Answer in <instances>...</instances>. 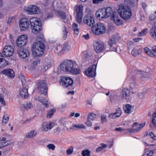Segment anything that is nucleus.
<instances>
[{
    "mask_svg": "<svg viewBox=\"0 0 156 156\" xmlns=\"http://www.w3.org/2000/svg\"><path fill=\"white\" fill-rule=\"evenodd\" d=\"M66 72L77 75L80 73L81 70L76 62L66 59L60 64L57 70V73L59 74Z\"/></svg>",
    "mask_w": 156,
    "mask_h": 156,
    "instance_id": "1",
    "label": "nucleus"
},
{
    "mask_svg": "<svg viewBox=\"0 0 156 156\" xmlns=\"http://www.w3.org/2000/svg\"><path fill=\"white\" fill-rule=\"evenodd\" d=\"M96 16L99 19H107L110 17L111 21L117 24V13L110 7H108L105 9H98L96 12Z\"/></svg>",
    "mask_w": 156,
    "mask_h": 156,
    "instance_id": "2",
    "label": "nucleus"
},
{
    "mask_svg": "<svg viewBox=\"0 0 156 156\" xmlns=\"http://www.w3.org/2000/svg\"><path fill=\"white\" fill-rule=\"evenodd\" d=\"M45 45L41 41L35 42L32 45V54L34 57H40L44 54Z\"/></svg>",
    "mask_w": 156,
    "mask_h": 156,
    "instance_id": "3",
    "label": "nucleus"
},
{
    "mask_svg": "<svg viewBox=\"0 0 156 156\" xmlns=\"http://www.w3.org/2000/svg\"><path fill=\"white\" fill-rule=\"evenodd\" d=\"M118 12L121 17L125 20H128L132 16L131 10L128 6H124L120 5L119 6Z\"/></svg>",
    "mask_w": 156,
    "mask_h": 156,
    "instance_id": "4",
    "label": "nucleus"
},
{
    "mask_svg": "<svg viewBox=\"0 0 156 156\" xmlns=\"http://www.w3.org/2000/svg\"><path fill=\"white\" fill-rule=\"evenodd\" d=\"M30 22L32 32L35 34L39 32L41 28V24L39 19L33 17L30 19Z\"/></svg>",
    "mask_w": 156,
    "mask_h": 156,
    "instance_id": "5",
    "label": "nucleus"
},
{
    "mask_svg": "<svg viewBox=\"0 0 156 156\" xmlns=\"http://www.w3.org/2000/svg\"><path fill=\"white\" fill-rule=\"evenodd\" d=\"M93 33L97 35H99L105 33L106 31V27L103 23H98L96 25L91 28Z\"/></svg>",
    "mask_w": 156,
    "mask_h": 156,
    "instance_id": "6",
    "label": "nucleus"
},
{
    "mask_svg": "<svg viewBox=\"0 0 156 156\" xmlns=\"http://www.w3.org/2000/svg\"><path fill=\"white\" fill-rule=\"evenodd\" d=\"M73 83V80L71 78L67 76H61V80L59 81L60 85L65 87L71 86Z\"/></svg>",
    "mask_w": 156,
    "mask_h": 156,
    "instance_id": "7",
    "label": "nucleus"
},
{
    "mask_svg": "<svg viewBox=\"0 0 156 156\" xmlns=\"http://www.w3.org/2000/svg\"><path fill=\"white\" fill-rule=\"evenodd\" d=\"M25 9L30 15L38 14L41 12V10L39 8L34 5H30L25 7Z\"/></svg>",
    "mask_w": 156,
    "mask_h": 156,
    "instance_id": "8",
    "label": "nucleus"
},
{
    "mask_svg": "<svg viewBox=\"0 0 156 156\" xmlns=\"http://www.w3.org/2000/svg\"><path fill=\"white\" fill-rule=\"evenodd\" d=\"M14 49L12 46L9 45L6 46L3 49L2 54L0 53V56L10 57L12 55Z\"/></svg>",
    "mask_w": 156,
    "mask_h": 156,
    "instance_id": "9",
    "label": "nucleus"
},
{
    "mask_svg": "<svg viewBox=\"0 0 156 156\" xmlns=\"http://www.w3.org/2000/svg\"><path fill=\"white\" fill-rule=\"evenodd\" d=\"M83 22L84 24L92 28L95 25L94 18L91 14L85 15L83 19Z\"/></svg>",
    "mask_w": 156,
    "mask_h": 156,
    "instance_id": "10",
    "label": "nucleus"
},
{
    "mask_svg": "<svg viewBox=\"0 0 156 156\" xmlns=\"http://www.w3.org/2000/svg\"><path fill=\"white\" fill-rule=\"evenodd\" d=\"M19 27L21 30H26L29 27L30 23V21L25 18H22L19 21Z\"/></svg>",
    "mask_w": 156,
    "mask_h": 156,
    "instance_id": "11",
    "label": "nucleus"
},
{
    "mask_svg": "<svg viewBox=\"0 0 156 156\" xmlns=\"http://www.w3.org/2000/svg\"><path fill=\"white\" fill-rule=\"evenodd\" d=\"M27 41V37L26 35H22L19 36L16 41L17 46L20 48L23 47Z\"/></svg>",
    "mask_w": 156,
    "mask_h": 156,
    "instance_id": "12",
    "label": "nucleus"
},
{
    "mask_svg": "<svg viewBox=\"0 0 156 156\" xmlns=\"http://www.w3.org/2000/svg\"><path fill=\"white\" fill-rule=\"evenodd\" d=\"M37 89L40 93H45L47 91V87L46 83L43 80H40L37 84Z\"/></svg>",
    "mask_w": 156,
    "mask_h": 156,
    "instance_id": "13",
    "label": "nucleus"
},
{
    "mask_svg": "<svg viewBox=\"0 0 156 156\" xmlns=\"http://www.w3.org/2000/svg\"><path fill=\"white\" fill-rule=\"evenodd\" d=\"M96 67L97 65H93L86 69L85 71L86 75L91 77H94L95 75V70Z\"/></svg>",
    "mask_w": 156,
    "mask_h": 156,
    "instance_id": "14",
    "label": "nucleus"
},
{
    "mask_svg": "<svg viewBox=\"0 0 156 156\" xmlns=\"http://www.w3.org/2000/svg\"><path fill=\"white\" fill-rule=\"evenodd\" d=\"M120 93V95H122V98L125 99L127 101H129L131 99L130 91L127 88H123Z\"/></svg>",
    "mask_w": 156,
    "mask_h": 156,
    "instance_id": "15",
    "label": "nucleus"
},
{
    "mask_svg": "<svg viewBox=\"0 0 156 156\" xmlns=\"http://www.w3.org/2000/svg\"><path fill=\"white\" fill-rule=\"evenodd\" d=\"M55 126V124L51 122H47L43 123L40 129L42 132H47Z\"/></svg>",
    "mask_w": 156,
    "mask_h": 156,
    "instance_id": "16",
    "label": "nucleus"
},
{
    "mask_svg": "<svg viewBox=\"0 0 156 156\" xmlns=\"http://www.w3.org/2000/svg\"><path fill=\"white\" fill-rule=\"evenodd\" d=\"M94 49L97 53H100L103 50L104 44L103 43L98 41H95L94 44Z\"/></svg>",
    "mask_w": 156,
    "mask_h": 156,
    "instance_id": "17",
    "label": "nucleus"
},
{
    "mask_svg": "<svg viewBox=\"0 0 156 156\" xmlns=\"http://www.w3.org/2000/svg\"><path fill=\"white\" fill-rule=\"evenodd\" d=\"M18 53L20 57L25 58L28 57L30 54L28 50L26 49H20L18 50Z\"/></svg>",
    "mask_w": 156,
    "mask_h": 156,
    "instance_id": "18",
    "label": "nucleus"
},
{
    "mask_svg": "<svg viewBox=\"0 0 156 156\" xmlns=\"http://www.w3.org/2000/svg\"><path fill=\"white\" fill-rule=\"evenodd\" d=\"M2 73L11 78H13L15 76L14 72L12 69H8L3 70Z\"/></svg>",
    "mask_w": 156,
    "mask_h": 156,
    "instance_id": "19",
    "label": "nucleus"
},
{
    "mask_svg": "<svg viewBox=\"0 0 156 156\" xmlns=\"http://www.w3.org/2000/svg\"><path fill=\"white\" fill-rule=\"evenodd\" d=\"M35 99L41 102L42 105L45 108H48L49 106V103L48 101L46 99L40 96H37L36 97Z\"/></svg>",
    "mask_w": 156,
    "mask_h": 156,
    "instance_id": "20",
    "label": "nucleus"
},
{
    "mask_svg": "<svg viewBox=\"0 0 156 156\" xmlns=\"http://www.w3.org/2000/svg\"><path fill=\"white\" fill-rule=\"evenodd\" d=\"M40 60L36 59L32 61L29 66V69L32 70L34 69L40 63Z\"/></svg>",
    "mask_w": 156,
    "mask_h": 156,
    "instance_id": "21",
    "label": "nucleus"
},
{
    "mask_svg": "<svg viewBox=\"0 0 156 156\" xmlns=\"http://www.w3.org/2000/svg\"><path fill=\"white\" fill-rule=\"evenodd\" d=\"M46 64L44 66V70L46 71L50 68L53 63V59L52 57H50L46 61Z\"/></svg>",
    "mask_w": 156,
    "mask_h": 156,
    "instance_id": "22",
    "label": "nucleus"
},
{
    "mask_svg": "<svg viewBox=\"0 0 156 156\" xmlns=\"http://www.w3.org/2000/svg\"><path fill=\"white\" fill-rule=\"evenodd\" d=\"M20 94L22 98H27L29 95L27 91V89L25 88L22 89L20 91Z\"/></svg>",
    "mask_w": 156,
    "mask_h": 156,
    "instance_id": "23",
    "label": "nucleus"
},
{
    "mask_svg": "<svg viewBox=\"0 0 156 156\" xmlns=\"http://www.w3.org/2000/svg\"><path fill=\"white\" fill-rule=\"evenodd\" d=\"M13 144L14 142L12 140H9L5 142H0V148Z\"/></svg>",
    "mask_w": 156,
    "mask_h": 156,
    "instance_id": "24",
    "label": "nucleus"
},
{
    "mask_svg": "<svg viewBox=\"0 0 156 156\" xmlns=\"http://www.w3.org/2000/svg\"><path fill=\"white\" fill-rule=\"evenodd\" d=\"M83 7L82 5H76L75 9L76 14H83Z\"/></svg>",
    "mask_w": 156,
    "mask_h": 156,
    "instance_id": "25",
    "label": "nucleus"
},
{
    "mask_svg": "<svg viewBox=\"0 0 156 156\" xmlns=\"http://www.w3.org/2000/svg\"><path fill=\"white\" fill-rule=\"evenodd\" d=\"M150 35L153 39L156 40V25L151 28L150 30Z\"/></svg>",
    "mask_w": 156,
    "mask_h": 156,
    "instance_id": "26",
    "label": "nucleus"
},
{
    "mask_svg": "<svg viewBox=\"0 0 156 156\" xmlns=\"http://www.w3.org/2000/svg\"><path fill=\"white\" fill-rule=\"evenodd\" d=\"M74 33L76 35H78L79 32V29L78 24L76 23H74L72 25Z\"/></svg>",
    "mask_w": 156,
    "mask_h": 156,
    "instance_id": "27",
    "label": "nucleus"
},
{
    "mask_svg": "<svg viewBox=\"0 0 156 156\" xmlns=\"http://www.w3.org/2000/svg\"><path fill=\"white\" fill-rule=\"evenodd\" d=\"M123 109L125 113L130 114L131 112V106L129 104H126L123 107Z\"/></svg>",
    "mask_w": 156,
    "mask_h": 156,
    "instance_id": "28",
    "label": "nucleus"
},
{
    "mask_svg": "<svg viewBox=\"0 0 156 156\" xmlns=\"http://www.w3.org/2000/svg\"><path fill=\"white\" fill-rule=\"evenodd\" d=\"M144 50L145 52L149 55L150 57H155V54L153 53L151 51L147 48H144Z\"/></svg>",
    "mask_w": 156,
    "mask_h": 156,
    "instance_id": "29",
    "label": "nucleus"
},
{
    "mask_svg": "<svg viewBox=\"0 0 156 156\" xmlns=\"http://www.w3.org/2000/svg\"><path fill=\"white\" fill-rule=\"evenodd\" d=\"M55 111L56 110L55 108L51 109L47 113L46 115L47 117L49 119L51 118L53 115Z\"/></svg>",
    "mask_w": 156,
    "mask_h": 156,
    "instance_id": "30",
    "label": "nucleus"
},
{
    "mask_svg": "<svg viewBox=\"0 0 156 156\" xmlns=\"http://www.w3.org/2000/svg\"><path fill=\"white\" fill-rule=\"evenodd\" d=\"M37 134L36 131L35 130H32L29 132L27 135L26 137L29 138H32L35 136Z\"/></svg>",
    "mask_w": 156,
    "mask_h": 156,
    "instance_id": "31",
    "label": "nucleus"
},
{
    "mask_svg": "<svg viewBox=\"0 0 156 156\" xmlns=\"http://www.w3.org/2000/svg\"><path fill=\"white\" fill-rule=\"evenodd\" d=\"M140 51V49L135 47L131 51L132 54L134 56H137L139 54V51Z\"/></svg>",
    "mask_w": 156,
    "mask_h": 156,
    "instance_id": "32",
    "label": "nucleus"
},
{
    "mask_svg": "<svg viewBox=\"0 0 156 156\" xmlns=\"http://www.w3.org/2000/svg\"><path fill=\"white\" fill-rule=\"evenodd\" d=\"M7 64V62L5 59L0 58V68L4 67Z\"/></svg>",
    "mask_w": 156,
    "mask_h": 156,
    "instance_id": "33",
    "label": "nucleus"
},
{
    "mask_svg": "<svg viewBox=\"0 0 156 156\" xmlns=\"http://www.w3.org/2000/svg\"><path fill=\"white\" fill-rule=\"evenodd\" d=\"M73 127L79 129H86V126L82 124H73Z\"/></svg>",
    "mask_w": 156,
    "mask_h": 156,
    "instance_id": "34",
    "label": "nucleus"
},
{
    "mask_svg": "<svg viewBox=\"0 0 156 156\" xmlns=\"http://www.w3.org/2000/svg\"><path fill=\"white\" fill-rule=\"evenodd\" d=\"M54 51L58 55H61L62 54H59L60 51H62V45H57L55 48Z\"/></svg>",
    "mask_w": 156,
    "mask_h": 156,
    "instance_id": "35",
    "label": "nucleus"
},
{
    "mask_svg": "<svg viewBox=\"0 0 156 156\" xmlns=\"http://www.w3.org/2000/svg\"><path fill=\"white\" fill-rule=\"evenodd\" d=\"M96 118V114L92 112L89 113L87 117V119L91 121L95 120Z\"/></svg>",
    "mask_w": 156,
    "mask_h": 156,
    "instance_id": "36",
    "label": "nucleus"
},
{
    "mask_svg": "<svg viewBox=\"0 0 156 156\" xmlns=\"http://www.w3.org/2000/svg\"><path fill=\"white\" fill-rule=\"evenodd\" d=\"M69 45L67 44H63L62 46V51H60L59 54L63 53L64 52L67 51L69 49Z\"/></svg>",
    "mask_w": 156,
    "mask_h": 156,
    "instance_id": "37",
    "label": "nucleus"
},
{
    "mask_svg": "<svg viewBox=\"0 0 156 156\" xmlns=\"http://www.w3.org/2000/svg\"><path fill=\"white\" fill-rule=\"evenodd\" d=\"M23 106L26 109H31L33 108V105L30 102H27L23 104Z\"/></svg>",
    "mask_w": 156,
    "mask_h": 156,
    "instance_id": "38",
    "label": "nucleus"
},
{
    "mask_svg": "<svg viewBox=\"0 0 156 156\" xmlns=\"http://www.w3.org/2000/svg\"><path fill=\"white\" fill-rule=\"evenodd\" d=\"M101 146L98 147L96 149V151L97 152H100L107 147V145L106 144L103 143L101 144Z\"/></svg>",
    "mask_w": 156,
    "mask_h": 156,
    "instance_id": "39",
    "label": "nucleus"
},
{
    "mask_svg": "<svg viewBox=\"0 0 156 156\" xmlns=\"http://www.w3.org/2000/svg\"><path fill=\"white\" fill-rule=\"evenodd\" d=\"M9 119V116L7 115H5L3 117L2 124L5 125L8 122Z\"/></svg>",
    "mask_w": 156,
    "mask_h": 156,
    "instance_id": "40",
    "label": "nucleus"
},
{
    "mask_svg": "<svg viewBox=\"0 0 156 156\" xmlns=\"http://www.w3.org/2000/svg\"><path fill=\"white\" fill-rule=\"evenodd\" d=\"M108 117L110 119H115L117 117V110L114 113H111L108 115Z\"/></svg>",
    "mask_w": 156,
    "mask_h": 156,
    "instance_id": "41",
    "label": "nucleus"
},
{
    "mask_svg": "<svg viewBox=\"0 0 156 156\" xmlns=\"http://www.w3.org/2000/svg\"><path fill=\"white\" fill-rule=\"evenodd\" d=\"M115 43V39L114 37H112L108 41V45L112 47L113 44Z\"/></svg>",
    "mask_w": 156,
    "mask_h": 156,
    "instance_id": "42",
    "label": "nucleus"
},
{
    "mask_svg": "<svg viewBox=\"0 0 156 156\" xmlns=\"http://www.w3.org/2000/svg\"><path fill=\"white\" fill-rule=\"evenodd\" d=\"M62 125L64 126V128H66L67 131H68L69 129H72V127H71L70 128L69 127V126H66V125L67 124L68 125L69 124V122L66 121H63V122H62Z\"/></svg>",
    "mask_w": 156,
    "mask_h": 156,
    "instance_id": "43",
    "label": "nucleus"
},
{
    "mask_svg": "<svg viewBox=\"0 0 156 156\" xmlns=\"http://www.w3.org/2000/svg\"><path fill=\"white\" fill-rule=\"evenodd\" d=\"M154 153L153 150H149L146 151L142 156H152Z\"/></svg>",
    "mask_w": 156,
    "mask_h": 156,
    "instance_id": "44",
    "label": "nucleus"
},
{
    "mask_svg": "<svg viewBox=\"0 0 156 156\" xmlns=\"http://www.w3.org/2000/svg\"><path fill=\"white\" fill-rule=\"evenodd\" d=\"M136 72H137V74L139 75L141 78H143L146 77L147 74L146 73L138 71H136Z\"/></svg>",
    "mask_w": 156,
    "mask_h": 156,
    "instance_id": "45",
    "label": "nucleus"
},
{
    "mask_svg": "<svg viewBox=\"0 0 156 156\" xmlns=\"http://www.w3.org/2000/svg\"><path fill=\"white\" fill-rule=\"evenodd\" d=\"M57 14L61 19L66 20L65 19L66 17V16L65 13L59 11L57 12Z\"/></svg>",
    "mask_w": 156,
    "mask_h": 156,
    "instance_id": "46",
    "label": "nucleus"
},
{
    "mask_svg": "<svg viewBox=\"0 0 156 156\" xmlns=\"http://www.w3.org/2000/svg\"><path fill=\"white\" fill-rule=\"evenodd\" d=\"M83 14H76V21L79 23H80L82 20Z\"/></svg>",
    "mask_w": 156,
    "mask_h": 156,
    "instance_id": "47",
    "label": "nucleus"
},
{
    "mask_svg": "<svg viewBox=\"0 0 156 156\" xmlns=\"http://www.w3.org/2000/svg\"><path fill=\"white\" fill-rule=\"evenodd\" d=\"M90 151L89 150H85L82 151L81 154L83 156H90Z\"/></svg>",
    "mask_w": 156,
    "mask_h": 156,
    "instance_id": "48",
    "label": "nucleus"
},
{
    "mask_svg": "<svg viewBox=\"0 0 156 156\" xmlns=\"http://www.w3.org/2000/svg\"><path fill=\"white\" fill-rule=\"evenodd\" d=\"M152 122L154 125L156 126V111L153 115Z\"/></svg>",
    "mask_w": 156,
    "mask_h": 156,
    "instance_id": "49",
    "label": "nucleus"
},
{
    "mask_svg": "<svg viewBox=\"0 0 156 156\" xmlns=\"http://www.w3.org/2000/svg\"><path fill=\"white\" fill-rule=\"evenodd\" d=\"M139 130L138 129L134 128L133 129H128L125 130V132L126 133L129 132L130 133H133L134 132L138 131Z\"/></svg>",
    "mask_w": 156,
    "mask_h": 156,
    "instance_id": "50",
    "label": "nucleus"
},
{
    "mask_svg": "<svg viewBox=\"0 0 156 156\" xmlns=\"http://www.w3.org/2000/svg\"><path fill=\"white\" fill-rule=\"evenodd\" d=\"M0 101L3 105H5V102L4 99L3 95L1 94H0Z\"/></svg>",
    "mask_w": 156,
    "mask_h": 156,
    "instance_id": "51",
    "label": "nucleus"
},
{
    "mask_svg": "<svg viewBox=\"0 0 156 156\" xmlns=\"http://www.w3.org/2000/svg\"><path fill=\"white\" fill-rule=\"evenodd\" d=\"M147 29L146 28L144 29L142 31L139 33L138 35L139 36H144L147 33Z\"/></svg>",
    "mask_w": 156,
    "mask_h": 156,
    "instance_id": "52",
    "label": "nucleus"
},
{
    "mask_svg": "<svg viewBox=\"0 0 156 156\" xmlns=\"http://www.w3.org/2000/svg\"><path fill=\"white\" fill-rule=\"evenodd\" d=\"M73 147H70L66 150V153L68 155L72 154L73 152Z\"/></svg>",
    "mask_w": 156,
    "mask_h": 156,
    "instance_id": "53",
    "label": "nucleus"
},
{
    "mask_svg": "<svg viewBox=\"0 0 156 156\" xmlns=\"http://www.w3.org/2000/svg\"><path fill=\"white\" fill-rule=\"evenodd\" d=\"M47 147L49 150L54 151L55 147V146L53 144H49L47 145Z\"/></svg>",
    "mask_w": 156,
    "mask_h": 156,
    "instance_id": "54",
    "label": "nucleus"
},
{
    "mask_svg": "<svg viewBox=\"0 0 156 156\" xmlns=\"http://www.w3.org/2000/svg\"><path fill=\"white\" fill-rule=\"evenodd\" d=\"M147 136L149 135L151 138L154 140H156V136L154 135V134L152 132H150L149 133H147Z\"/></svg>",
    "mask_w": 156,
    "mask_h": 156,
    "instance_id": "55",
    "label": "nucleus"
},
{
    "mask_svg": "<svg viewBox=\"0 0 156 156\" xmlns=\"http://www.w3.org/2000/svg\"><path fill=\"white\" fill-rule=\"evenodd\" d=\"M91 121V120H90V119H88L87 118V121L85 123L86 126H88V127L90 126H91V125H92V123L90 122Z\"/></svg>",
    "mask_w": 156,
    "mask_h": 156,
    "instance_id": "56",
    "label": "nucleus"
},
{
    "mask_svg": "<svg viewBox=\"0 0 156 156\" xmlns=\"http://www.w3.org/2000/svg\"><path fill=\"white\" fill-rule=\"evenodd\" d=\"M82 57L84 58H87L88 57V55L86 51L83 52L81 54Z\"/></svg>",
    "mask_w": 156,
    "mask_h": 156,
    "instance_id": "57",
    "label": "nucleus"
},
{
    "mask_svg": "<svg viewBox=\"0 0 156 156\" xmlns=\"http://www.w3.org/2000/svg\"><path fill=\"white\" fill-rule=\"evenodd\" d=\"M136 85V84L135 82L130 83V87L131 89H133L135 88Z\"/></svg>",
    "mask_w": 156,
    "mask_h": 156,
    "instance_id": "58",
    "label": "nucleus"
},
{
    "mask_svg": "<svg viewBox=\"0 0 156 156\" xmlns=\"http://www.w3.org/2000/svg\"><path fill=\"white\" fill-rule=\"evenodd\" d=\"M128 77L130 78V82H135V79L134 76L133 75H130Z\"/></svg>",
    "mask_w": 156,
    "mask_h": 156,
    "instance_id": "59",
    "label": "nucleus"
},
{
    "mask_svg": "<svg viewBox=\"0 0 156 156\" xmlns=\"http://www.w3.org/2000/svg\"><path fill=\"white\" fill-rule=\"evenodd\" d=\"M64 30L63 31V37L64 38H66V37L67 35L68 31H67V30L66 29V27H64Z\"/></svg>",
    "mask_w": 156,
    "mask_h": 156,
    "instance_id": "60",
    "label": "nucleus"
},
{
    "mask_svg": "<svg viewBox=\"0 0 156 156\" xmlns=\"http://www.w3.org/2000/svg\"><path fill=\"white\" fill-rule=\"evenodd\" d=\"M156 17V11H155L154 14L151 15L150 16V19L151 20L154 19Z\"/></svg>",
    "mask_w": 156,
    "mask_h": 156,
    "instance_id": "61",
    "label": "nucleus"
},
{
    "mask_svg": "<svg viewBox=\"0 0 156 156\" xmlns=\"http://www.w3.org/2000/svg\"><path fill=\"white\" fill-rule=\"evenodd\" d=\"M106 116L103 115L101 116V120L103 122H105L106 121Z\"/></svg>",
    "mask_w": 156,
    "mask_h": 156,
    "instance_id": "62",
    "label": "nucleus"
},
{
    "mask_svg": "<svg viewBox=\"0 0 156 156\" xmlns=\"http://www.w3.org/2000/svg\"><path fill=\"white\" fill-rule=\"evenodd\" d=\"M145 125V122H144L142 124H140L139 125V126L137 127V128H138L137 129H138L139 130L140 129L142 128Z\"/></svg>",
    "mask_w": 156,
    "mask_h": 156,
    "instance_id": "63",
    "label": "nucleus"
},
{
    "mask_svg": "<svg viewBox=\"0 0 156 156\" xmlns=\"http://www.w3.org/2000/svg\"><path fill=\"white\" fill-rule=\"evenodd\" d=\"M53 16L52 14H48L47 15L45 19L48 20L51 18Z\"/></svg>",
    "mask_w": 156,
    "mask_h": 156,
    "instance_id": "64",
    "label": "nucleus"
}]
</instances>
